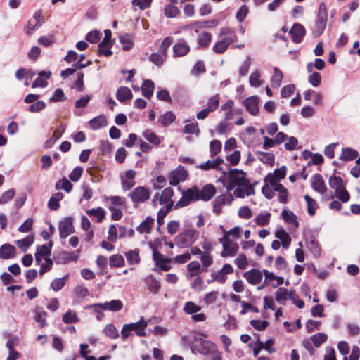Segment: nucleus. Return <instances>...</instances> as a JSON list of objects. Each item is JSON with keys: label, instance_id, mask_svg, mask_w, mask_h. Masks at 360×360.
Listing matches in <instances>:
<instances>
[{"label": "nucleus", "instance_id": "1", "mask_svg": "<svg viewBox=\"0 0 360 360\" xmlns=\"http://www.w3.org/2000/svg\"><path fill=\"white\" fill-rule=\"evenodd\" d=\"M247 174L242 170L231 169L228 173V184L226 186V190H233V194L237 198H244L255 194V185L251 184L246 178Z\"/></svg>", "mask_w": 360, "mask_h": 360}, {"label": "nucleus", "instance_id": "2", "mask_svg": "<svg viewBox=\"0 0 360 360\" xmlns=\"http://www.w3.org/2000/svg\"><path fill=\"white\" fill-rule=\"evenodd\" d=\"M216 193V188L212 184H206L201 189L197 186L184 190L181 198L176 202L174 209H179L189 205L192 202L198 200L208 201Z\"/></svg>", "mask_w": 360, "mask_h": 360}, {"label": "nucleus", "instance_id": "3", "mask_svg": "<svg viewBox=\"0 0 360 360\" xmlns=\"http://www.w3.org/2000/svg\"><path fill=\"white\" fill-rule=\"evenodd\" d=\"M315 27L313 30L314 37H319L324 31L328 20L327 8L324 3L319 5V8L316 17Z\"/></svg>", "mask_w": 360, "mask_h": 360}, {"label": "nucleus", "instance_id": "4", "mask_svg": "<svg viewBox=\"0 0 360 360\" xmlns=\"http://www.w3.org/2000/svg\"><path fill=\"white\" fill-rule=\"evenodd\" d=\"M199 232L194 229H186L180 233L176 240L181 247H188L193 245L198 238Z\"/></svg>", "mask_w": 360, "mask_h": 360}, {"label": "nucleus", "instance_id": "5", "mask_svg": "<svg viewBox=\"0 0 360 360\" xmlns=\"http://www.w3.org/2000/svg\"><path fill=\"white\" fill-rule=\"evenodd\" d=\"M219 242L223 247V250L221 252V257H233L237 254L239 249L238 245L231 240L227 235H224L222 238H219Z\"/></svg>", "mask_w": 360, "mask_h": 360}, {"label": "nucleus", "instance_id": "6", "mask_svg": "<svg viewBox=\"0 0 360 360\" xmlns=\"http://www.w3.org/2000/svg\"><path fill=\"white\" fill-rule=\"evenodd\" d=\"M151 192L148 188L146 186H138L133 189L129 194L134 204L143 203L146 202L150 197Z\"/></svg>", "mask_w": 360, "mask_h": 360}, {"label": "nucleus", "instance_id": "7", "mask_svg": "<svg viewBox=\"0 0 360 360\" xmlns=\"http://www.w3.org/2000/svg\"><path fill=\"white\" fill-rule=\"evenodd\" d=\"M188 176V172L185 168L179 165L174 170L169 174L168 179L169 184L172 186H177L180 182H183L186 180Z\"/></svg>", "mask_w": 360, "mask_h": 360}, {"label": "nucleus", "instance_id": "8", "mask_svg": "<svg viewBox=\"0 0 360 360\" xmlns=\"http://www.w3.org/2000/svg\"><path fill=\"white\" fill-rule=\"evenodd\" d=\"M75 232L73 219L71 217L65 218L59 224V234L61 239L66 238Z\"/></svg>", "mask_w": 360, "mask_h": 360}, {"label": "nucleus", "instance_id": "9", "mask_svg": "<svg viewBox=\"0 0 360 360\" xmlns=\"http://www.w3.org/2000/svg\"><path fill=\"white\" fill-rule=\"evenodd\" d=\"M153 259L155 265L164 271H167L171 269L170 264L172 259L165 257L162 253L159 252L157 250L154 249L153 252Z\"/></svg>", "mask_w": 360, "mask_h": 360}, {"label": "nucleus", "instance_id": "10", "mask_svg": "<svg viewBox=\"0 0 360 360\" xmlns=\"http://www.w3.org/2000/svg\"><path fill=\"white\" fill-rule=\"evenodd\" d=\"M287 168L285 166H282L281 168L276 169L274 174H269L264 178V181L269 183L272 186L277 184H281L279 181L284 179L286 176Z\"/></svg>", "mask_w": 360, "mask_h": 360}, {"label": "nucleus", "instance_id": "11", "mask_svg": "<svg viewBox=\"0 0 360 360\" xmlns=\"http://www.w3.org/2000/svg\"><path fill=\"white\" fill-rule=\"evenodd\" d=\"M174 195V191L171 187L165 188L161 193L158 199L160 205H165L166 207H174V203L172 198Z\"/></svg>", "mask_w": 360, "mask_h": 360}, {"label": "nucleus", "instance_id": "12", "mask_svg": "<svg viewBox=\"0 0 360 360\" xmlns=\"http://www.w3.org/2000/svg\"><path fill=\"white\" fill-rule=\"evenodd\" d=\"M311 186L314 191L321 194H323L327 191L325 181L320 174H315L311 178Z\"/></svg>", "mask_w": 360, "mask_h": 360}, {"label": "nucleus", "instance_id": "13", "mask_svg": "<svg viewBox=\"0 0 360 360\" xmlns=\"http://www.w3.org/2000/svg\"><path fill=\"white\" fill-rule=\"evenodd\" d=\"M243 276L250 284L257 285L262 280L263 271L253 269L244 273Z\"/></svg>", "mask_w": 360, "mask_h": 360}, {"label": "nucleus", "instance_id": "14", "mask_svg": "<svg viewBox=\"0 0 360 360\" xmlns=\"http://www.w3.org/2000/svg\"><path fill=\"white\" fill-rule=\"evenodd\" d=\"M189 51V45L183 39L179 40L173 46L174 58L185 56L188 53Z\"/></svg>", "mask_w": 360, "mask_h": 360}, {"label": "nucleus", "instance_id": "15", "mask_svg": "<svg viewBox=\"0 0 360 360\" xmlns=\"http://www.w3.org/2000/svg\"><path fill=\"white\" fill-rule=\"evenodd\" d=\"M246 110L252 115H256L259 111V98L252 96L245 98L243 101Z\"/></svg>", "mask_w": 360, "mask_h": 360}, {"label": "nucleus", "instance_id": "16", "mask_svg": "<svg viewBox=\"0 0 360 360\" xmlns=\"http://www.w3.org/2000/svg\"><path fill=\"white\" fill-rule=\"evenodd\" d=\"M131 331L135 332L139 337H145L146 335V328L148 326V321L141 318L139 321L132 323H128Z\"/></svg>", "mask_w": 360, "mask_h": 360}, {"label": "nucleus", "instance_id": "17", "mask_svg": "<svg viewBox=\"0 0 360 360\" xmlns=\"http://www.w3.org/2000/svg\"><path fill=\"white\" fill-rule=\"evenodd\" d=\"M290 33L292 35V41L295 43H300L305 34V29L301 24L295 23L291 28Z\"/></svg>", "mask_w": 360, "mask_h": 360}, {"label": "nucleus", "instance_id": "18", "mask_svg": "<svg viewBox=\"0 0 360 360\" xmlns=\"http://www.w3.org/2000/svg\"><path fill=\"white\" fill-rule=\"evenodd\" d=\"M16 249L15 246L6 243L0 247V258L9 259L15 257Z\"/></svg>", "mask_w": 360, "mask_h": 360}, {"label": "nucleus", "instance_id": "19", "mask_svg": "<svg viewBox=\"0 0 360 360\" xmlns=\"http://www.w3.org/2000/svg\"><path fill=\"white\" fill-rule=\"evenodd\" d=\"M233 42H236V39L223 38L214 45L212 50L218 54L224 53Z\"/></svg>", "mask_w": 360, "mask_h": 360}, {"label": "nucleus", "instance_id": "20", "mask_svg": "<svg viewBox=\"0 0 360 360\" xmlns=\"http://www.w3.org/2000/svg\"><path fill=\"white\" fill-rule=\"evenodd\" d=\"M50 71L43 70L39 73V77L33 82L32 88L45 87L47 85V79L51 77Z\"/></svg>", "mask_w": 360, "mask_h": 360}, {"label": "nucleus", "instance_id": "21", "mask_svg": "<svg viewBox=\"0 0 360 360\" xmlns=\"http://www.w3.org/2000/svg\"><path fill=\"white\" fill-rule=\"evenodd\" d=\"M154 221L155 220L153 218L149 216L147 217L145 220L137 226V231L140 233H150Z\"/></svg>", "mask_w": 360, "mask_h": 360}, {"label": "nucleus", "instance_id": "22", "mask_svg": "<svg viewBox=\"0 0 360 360\" xmlns=\"http://www.w3.org/2000/svg\"><path fill=\"white\" fill-rule=\"evenodd\" d=\"M294 291H289L285 288H279L275 292V300L278 302H284L288 300L292 299Z\"/></svg>", "mask_w": 360, "mask_h": 360}, {"label": "nucleus", "instance_id": "23", "mask_svg": "<svg viewBox=\"0 0 360 360\" xmlns=\"http://www.w3.org/2000/svg\"><path fill=\"white\" fill-rule=\"evenodd\" d=\"M103 311H119L123 308V303L120 300H112L110 302L102 303Z\"/></svg>", "mask_w": 360, "mask_h": 360}, {"label": "nucleus", "instance_id": "24", "mask_svg": "<svg viewBox=\"0 0 360 360\" xmlns=\"http://www.w3.org/2000/svg\"><path fill=\"white\" fill-rule=\"evenodd\" d=\"M89 124L91 129L97 130L107 125V120L105 115H101L91 120Z\"/></svg>", "mask_w": 360, "mask_h": 360}, {"label": "nucleus", "instance_id": "25", "mask_svg": "<svg viewBox=\"0 0 360 360\" xmlns=\"http://www.w3.org/2000/svg\"><path fill=\"white\" fill-rule=\"evenodd\" d=\"M52 246V243H50L49 245H43L41 246H38L37 248V252L35 254V259L39 263L41 262L40 257H47L51 255V247Z\"/></svg>", "mask_w": 360, "mask_h": 360}, {"label": "nucleus", "instance_id": "26", "mask_svg": "<svg viewBox=\"0 0 360 360\" xmlns=\"http://www.w3.org/2000/svg\"><path fill=\"white\" fill-rule=\"evenodd\" d=\"M142 135L150 143L155 146H159L162 142V139L150 129L144 131Z\"/></svg>", "mask_w": 360, "mask_h": 360}, {"label": "nucleus", "instance_id": "27", "mask_svg": "<svg viewBox=\"0 0 360 360\" xmlns=\"http://www.w3.org/2000/svg\"><path fill=\"white\" fill-rule=\"evenodd\" d=\"M155 85L153 81L150 79L145 80L141 86V91L143 96L150 98L154 91Z\"/></svg>", "mask_w": 360, "mask_h": 360}, {"label": "nucleus", "instance_id": "28", "mask_svg": "<svg viewBox=\"0 0 360 360\" xmlns=\"http://www.w3.org/2000/svg\"><path fill=\"white\" fill-rule=\"evenodd\" d=\"M275 236L281 240L283 248H288L291 243V238L289 234L283 229L277 230Z\"/></svg>", "mask_w": 360, "mask_h": 360}, {"label": "nucleus", "instance_id": "29", "mask_svg": "<svg viewBox=\"0 0 360 360\" xmlns=\"http://www.w3.org/2000/svg\"><path fill=\"white\" fill-rule=\"evenodd\" d=\"M219 24V20L216 19H213L211 20L207 21H198L195 22L191 25L192 28L195 29H204V28H212L217 26Z\"/></svg>", "mask_w": 360, "mask_h": 360}, {"label": "nucleus", "instance_id": "30", "mask_svg": "<svg viewBox=\"0 0 360 360\" xmlns=\"http://www.w3.org/2000/svg\"><path fill=\"white\" fill-rule=\"evenodd\" d=\"M215 345L209 341H202L201 342L200 346L197 348V352L202 355H207L211 352H214L215 350Z\"/></svg>", "mask_w": 360, "mask_h": 360}, {"label": "nucleus", "instance_id": "31", "mask_svg": "<svg viewBox=\"0 0 360 360\" xmlns=\"http://www.w3.org/2000/svg\"><path fill=\"white\" fill-rule=\"evenodd\" d=\"M283 220L288 223L292 224L295 227H298L299 223L297 216L290 210H283L281 213Z\"/></svg>", "mask_w": 360, "mask_h": 360}, {"label": "nucleus", "instance_id": "32", "mask_svg": "<svg viewBox=\"0 0 360 360\" xmlns=\"http://www.w3.org/2000/svg\"><path fill=\"white\" fill-rule=\"evenodd\" d=\"M116 97L120 102H124L132 98V93L129 88L122 86L117 89Z\"/></svg>", "mask_w": 360, "mask_h": 360}, {"label": "nucleus", "instance_id": "33", "mask_svg": "<svg viewBox=\"0 0 360 360\" xmlns=\"http://www.w3.org/2000/svg\"><path fill=\"white\" fill-rule=\"evenodd\" d=\"M358 152L351 148H345L342 150L340 160L342 161H352L358 157Z\"/></svg>", "mask_w": 360, "mask_h": 360}, {"label": "nucleus", "instance_id": "34", "mask_svg": "<svg viewBox=\"0 0 360 360\" xmlns=\"http://www.w3.org/2000/svg\"><path fill=\"white\" fill-rule=\"evenodd\" d=\"M146 284L149 291L153 293H158L160 288V283L153 276H148L145 280Z\"/></svg>", "mask_w": 360, "mask_h": 360}, {"label": "nucleus", "instance_id": "35", "mask_svg": "<svg viewBox=\"0 0 360 360\" xmlns=\"http://www.w3.org/2000/svg\"><path fill=\"white\" fill-rule=\"evenodd\" d=\"M255 154L257 159L263 163L269 164L270 165H273L274 164L275 158L273 153L257 151Z\"/></svg>", "mask_w": 360, "mask_h": 360}, {"label": "nucleus", "instance_id": "36", "mask_svg": "<svg viewBox=\"0 0 360 360\" xmlns=\"http://www.w3.org/2000/svg\"><path fill=\"white\" fill-rule=\"evenodd\" d=\"M212 35L210 32H202L198 36V44L202 47H207L211 43Z\"/></svg>", "mask_w": 360, "mask_h": 360}, {"label": "nucleus", "instance_id": "37", "mask_svg": "<svg viewBox=\"0 0 360 360\" xmlns=\"http://www.w3.org/2000/svg\"><path fill=\"white\" fill-rule=\"evenodd\" d=\"M63 198V194L58 192L53 194L48 202V207L52 210H57L60 207L59 201Z\"/></svg>", "mask_w": 360, "mask_h": 360}, {"label": "nucleus", "instance_id": "38", "mask_svg": "<svg viewBox=\"0 0 360 360\" xmlns=\"http://www.w3.org/2000/svg\"><path fill=\"white\" fill-rule=\"evenodd\" d=\"M223 162V160L218 157L214 160H207L206 162L200 164L198 167L202 170L207 171L211 169L217 168Z\"/></svg>", "mask_w": 360, "mask_h": 360}, {"label": "nucleus", "instance_id": "39", "mask_svg": "<svg viewBox=\"0 0 360 360\" xmlns=\"http://www.w3.org/2000/svg\"><path fill=\"white\" fill-rule=\"evenodd\" d=\"M125 256L128 263L131 265L138 264L141 261L139 249H135L126 252Z\"/></svg>", "mask_w": 360, "mask_h": 360}, {"label": "nucleus", "instance_id": "40", "mask_svg": "<svg viewBox=\"0 0 360 360\" xmlns=\"http://www.w3.org/2000/svg\"><path fill=\"white\" fill-rule=\"evenodd\" d=\"M120 41L122 44V49L124 51L130 50L134 46L133 37L128 33L121 35Z\"/></svg>", "mask_w": 360, "mask_h": 360}, {"label": "nucleus", "instance_id": "41", "mask_svg": "<svg viewBox=\"0 0 360 360\" xmlns=\"http://www.w3.org/2000/svg\"><path fill=\"white\" fill-rule=\"evenodd\" d=\"M34 243V236L32 235L27 236L21 240L15 241L17 246L23 252H26L27 248Z\"/></svg>", "mask_w": 360, "mask_h": 360}, {"label": "nucleus", "instance_id": "42", "mask_svg": "<svg viewBox=\"0 0 360 360\" xmlns=\"http://www.w3.org/2000/svg\"><path fill=\"white\" fill-rule=\"evenodd\" d=\"M72 184L66 178L58 180L56 184V188L58 190H64L67 193H70L72 189Z\"/></svg>", "mask_w": 360, "mask_h": 360}, {"label": "nucleus", "instance_id": "43", "mask_svg": "<svg viewBox=\"0 0 360 360\" xmlns=\"http://www.w3.org/2000/svg\"><path fill=\"white\" fill-rule=\"evenodd\" d=\"M275 192L278 193V200L281 203H286L288 202V190L282 185L277 184L274 186Z\"/></svg>", "mask_w": 360, "mask_h": 360}, {"label": "nucleus", "instance_id": "44", "mask_svg": "<svg viewBox=\"0 0 360 360\" xmlns=\"http://www.w3.org/2000/svg\"><path fill=\"white\" fill-rule=\"evenodd\" d=\"M176 119L175 115L172 111H167L159 118V122L163 127L170 125Z\"/></svg>", "mask_w": 360, "mask_h": 360}, {"label": "nucleus", "instance_id": "45", "mask_svg": "<svg viewBox=\"0 0 360 360\" xmlns=\"http://www.w3.org/2000/svg\"><path fill=\"white\" fill-rule=\"evenodd\" d=\"M200 264L198 261H193L187 265V269L189 274L187 277H194L200 273Z\"/></svg>", "mask_w": 360, "mask_h": 360}, {"label": "nucleus", "instance_id": "46", "mask_svg": "<svg viewBox=\"0 0 360 360\" xmlns=\"http://www.w3.org/2000/svg\"><path fill=\"white\" fill-rule=\"evenodd\" d=\"M86 214L89 216H93L96 217L97 222L101 223L105 216V212L102 207L93 208L91 210H86Z\"/></svg>", "mask_w": 360, "mask_h": 360}, {"label": "nucleus", "instance_id": "47", "mask_svg": "<svg viewBox=\"0 0 360 360\" xmlns=\"http://www.w3.org/2000/svg\"><path fill=\"white\" fill-rule=\"evenodd\" d=\"M201 310V307L192 301H188L184 304L183 311L186 314L193 315Z\"/></svg>", "mask_w": 360, "mask_h": 360}, {"label": "nucleus", "instance_id": "48", "mask_svg": "<svg viewBox=\"0 0 360 360\" xmlns=\"http://www.w3.org/2000/svg\"><path fill=\"white\" fill-rule=\"evenodd\" d=\"M220 99L219 94H214L209 98L206 108L211 112L215 111L219 105Z\"/></svg>", "mask_w": 360, "mask_h": 360}, {"label": "nucleus", "instance_id": "49", "mask_svg": "<svg viewBox=\"0 0 360 360\" xmlns=\"http://www.w3.org/2000/svg\"><path fill=\"white\" fill-rule=\"evenodd\" d=\"M274 75L271 77V86L273 88H278L283 77V72L276 67L274 68Z\"/></svg>", "mask_w": 360, "mask_h": 360}, {"label": "nucleus", "instance_id": "50", "mask_svg": "<svg viewBox=\"0 0 360 360\" xmlns=\"http://www.w3.org/2000/svg\"><path fill=\"white\" fill-rule=\"evenodd\" d=\"M271 214L266 212L265 214H259L254 219L257 225L264 226L269 224L271 219Z\"/></svg>", "mask_w": 360, "mask_h": 360}, {"label": "nucleus", "instance_id": "51", "mask_svg": "<svg viewBox=\"0 0 360 360\" xmlns=\"http://www.w3.org/2000/svg\"><path fill=\"white\" fill-rule=\"evenodd\" d=\"M182 132L184 134H195L198 136L200 134V130L198 127V122H193L186 124L182 129Z\"/></svg>", "mask_w": 360, "mask_h": 360}, {"label": "nucleus", "instance_id": "52", "mask_svg": "<svg viewBox=\"0 0 360 360\" xmlns=\"http://www.w3.org/2000/svg\"><path fill=\"white\" fill-rule=\"evenodd\" d=\"M111 267H121L124 264V257L121 255H113L109 259Z\"/></svg>", "mask_w": 360, "mask_h": 360}, {"label": "nucleus", "instance_id": "53", "mask_svg": "<svg viewBox=\"0 0 360 360\" xmlns=\"http://www.w3.org/2000/svg\"><path fill=\"white\" fill-rule=\"evenodd\" d=\"M329 186L331 188L335 189V191L343 188V181L341 177L337 176H332L329 179Z\"/></svg>", "mask_w": 360, "mask_h": 360}, {"label": "nucleus", "instance_id": "54", "mask_svg": "<svg viewBox=\"0 0 360 360\" xmlns=\"http://www.w3.org/2000/svg\"><path fill=\"white\" fill-rule=\"evenodd\" d=\"M180 13L179 9L172 4L166 5L164 9L165 15L167 18H175Z\"/></svg>", "mask_w": 360, "mask_h": 360}, {"label": "nucleus", "instance_id": "55", "mask_svg": "<svg viewBox=\"0 0 360 360\" xmlns=\"http://www.w3.org/2000/svg\"><path fill=\"white\" fill-rule=\"evenodd\" d=\"M103 333L111 339H115L119 337V332L113 324H108L103 330Z\"/></svg>", "mask_w": 360, "mask_h": 360}, {"label": "nucleus", "instance_id": "56", "mask_svg": "<svg viewBox=\"0 0 360 360\" xmlns=\"http://www.w3.org/2000/svg\"><path fill=\"white\" fill-rule=\"evenodd\" d=\"M200 259L202 262V266L207 269L213 264V258L209 251H203V253L200 256Z\"/></svg>", "mask_w": 360, "mask_h": 360}, {"label": "nucleus", "instance_id": "57", "mask_svg": "<svg viewBox=\"0 0 360 360\" xmlns=\"http://www.w3.org/2000/svg\"><path fill=\"white\" fill-rule=\"evenodd\" d=\"M304 199L307 204L308 212L311 216H313L316 212V210L317 208V203L312 198H311L308 195H305Z\"/></svg>", "mask_w": 360, "mask_h": 360}, {"label": "nucleus", "instance_id": "58", "mask_svg": "<svg viewBox=\"0 0 360 360\" xmlns=\"http://www.w3.org/2000/svg\"><path fill=\"white\" fill-rule=\"evenodd\" d=\"M63 321L65 323H72L79 321L76 312L68 311L63 316Z\"/></svg>", "mask_w": 360, "mask_h": 360}, {"label": "nucleus", "instance_id": "59", "mask_svg": "<svg viewBox=\"0 0 360 360\" xmlns=\"http://www.w3.org/2000/svg\"><path fill=\"white\" fill-rule=\"evenodd\" d=\"M68 276L54 279L51 284V288L54 291H58L65 285Z\"/></svg>", "mask_w": 360, "mask_h": 360}, {"label": "nucleus", "instance_id": "60", "mask_svg": "<svg viewBox=\"0 0 360 360\" xmlns=\"http://www.w3.org/2000/svg\"><path fill=\"white\" fill-rule=\"evenodd\" d=\"M212 278L208 281V283L217 281L220 283H224L227 279V276L220 270L214 271L211 274Z\"/></svg>", "mask_w": 360, "mask_h": 360}, {"label": "nucleus", "instance_id": "61", "mask_svg": "<svg viewBox=\"0 0 360 360\" xmlns=\"http://www.w3.org/2000/svg\"><path fill=\"white\" fill-rule=\"evenodd\" d=\"M221 150V143L219 140H213L210 143V151L211 156L217 155Z\"/></svg>", "mask_w": 360, "mask_h": 360}, {"label": "nucleus", "instance_id": "62", "mask_svg": "<svg viewBox=\"0 0 360 360\" xmlns=\"http://www.w3.org/2000/svg\"><path fill=\"white\" fill-rule=\"evenodd\" d=\"M265 184L262 186V192L263 195L268 199H271L274 195V186H272L269 183L264 181Z\"/></svg>", "mask_w": 360, "mask_h": 360}, {"label": "nucleus", "instance_id": "63", "mask_svg": "<svg viewBox=\"0 0 360 360\" xmlns=\"http://www.w3.org/2000/svg\"><path fill=\"white\" fill-rule=\"evenodd\" d=\"M327 340V335L324 333H317L311 337V340L316 347H320Z\"/></svg>", "mask_w": 360, "mask_h": 360}, {"label": "nucleus", "instance_id": "64", "mask_svg": "<svg viewBox=\"0 0 360 360\" xmlns=\"http://www.w3.org/2000/svg\"><path fill=\"white\" fill-rule=\"evenodd\" d=\"M234 262L240 269H245L248 266L247 257L244 254L238 255Z\"/></svg>", "mask_w": 360, "mask_h": 360}]
</instances>
